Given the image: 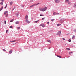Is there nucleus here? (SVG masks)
Here are the masks:
<instances>
[{
  "mask_svg": "<svg viewBox=\"0 0 76 76\" xmlns=\"http://www.w3.org/2000/svg\"><path fill=\"white\" fill-rule=\"evenodd\" d=\"M56 15H59V13H56Z\"/></svg>",
  "mask_w": 76,
  "mask_h": 76,
  "instance_id": "obj_42",
  "label": "nucleus"
},
{
  "mask_svg": "<svg viewBox=\"0 0 76 76\" xmlns=\"http://www.w3.org/2000/svg\"><path fill=\"white\" fill-rule=\"evenodd\" d=\"M9 16V15L8 14H7L6 15H5L6 17H7V16Z\"/></svg>",
  "mask_w": 76,
  "mask_h": 76,
  "instance_id": "obj_24",
  "label": "nucleus"
},
{
  "mask_svg": "<svg viewBox=\"0 0 76 76\" xmlns=\"http://www.w3.org/2000/svg\"><path fill=\"white\" fill-rule=\"evenodd\" d=\"M20 27H18L17 28V29H20Z\"/></svg>",
  "mask_w": 76,
  "mask_h": 76,
  "instance_id": "obj_27",
  "label": "nucleus"
},
{
  "mask_svg": "<svg viewBox=\"0 0 76 76\" xmlns=\"http://www.w3.org/2000/svg\"><path fill=\"white\" fill-rule=\"evenodd\" d=\"M12 4H13V2H10V5H11V6H12Z\"/></svg>",
  "mask_w": 76,
  "mask_h": 76,
  "instance_id": "obj_19",
  "label": "nucleus"
},
{
  "mask_svg": "<svg viewBox=\"0 0 76 76\" xmlns=\"http://www.w3.org/2000/svg\"><path fill=\"white\" fill-rule=\"evenodd\" d=\"M0 4H1V5H3V2H1Z\"/></svg>",
  "mask_w": 76,
  "mask_h": 76,
  "instance_id": "obj_28",
  "label": "nucleus"
},
{
  "mask_svg": "<svg viewBox=\"0 0 76 76\" xmlns=\"http://www.w3.org/2000/svg\"><path fill=\"white\" fill-rule=\"evenodd\" d=\"M26 22V23H30V21H29V20H25Z\"/></svg>",
  "mask_w": 76,
  "mask_h": 76,
  "instance_id": "obj_7",
  "label": "nucleus"
},
{
  "mask_svg": "<svg viewBox=\"0 0 76 76\" xmlns=\"http://www.w3.org/2000/svg\"><path fill=\"white\" fill-rule=\"evenodd\" d=\"M12 50H10L9 51V53H12Z\"/></svg>",
  "mask_w": 76,
  "mask_h": 76,
  "instance_id": "obj_11",
  "label": "nucleus"
},
{
  "mask_svg": "<svg viewBox=\"0 0 76 76\" xmlns=\"http://www.w3.org/2000/svg\"><path fill=\"white\" fill-rule=\"evenodd\" d=\"M4 23L5 24H6V20H4Z\"/></svg>",
  "mask_w": 76,
  "mask_h": 76,
  "instance_id": "obj_30",
  "label": "nucleus"
},
{
  "mask_svg": "<svg viewBox=\"0 0 76 76\" xmlns=\"http://www.w3.org/2000/svg\"><path fill=\"white\" fill-rule=\"evenodd\" d=\"M10 28H12L13 27L12 26H10Z\"/></svg>",
  "mask_w": 76,
  "mask_h": 76,
  "instance_id": "obj_34",
  "label": "nucleus"
},
{
  "mask_svg": "<svg viewBox=\"0 0 76 76\" xmlns=\"http://www.w3.org/2000/svg\"><path fill=\"white\" fill-rule=\"evenodd\" d=\"M28 15H26V16L25 17V19H26V20H28Z\"/></svg>",
  "mask_w": 76,
  "mask_h": 76,
  "instance_id": "obj_4",
  "label": "nucleus"
},
{
  "mask_svg": "<svg viewBox=\"0 0 76 76\" xmlns=\"http://www.w3.org/2000/svg\"><path fill=\"white\" fill-rule=\"evenodd\" d=\"M7 4H6L5 7V9H6L7 7Z\"/></svg>",
  "mask_w": 76,
  "mask_h": 76,
  "instance_id": "obj_26",
  "label": "nucleus"
},
{
  "mask_svg": "<svg viewBox=\"0 0 76 76\" xmlns=\"http://www.w3.org/2000/svg\"><path fill=\"white\" fill-rule=\"evenodd\" d=\"M39 20H38L37 21H34V23H37V22H39Z\"/></svg>",
  "mask_w": 76,
  "mask_h": 76,
  "instance_id": "obj_17",
  "label": "nucleus"
},
{
  "mask_svg": "<svg viewBox=\"0 0 76 76\" xmlns=\"http://www.w3.org/2000/svg\"><path fill=\"white\" fill-rule=\"evenodd\" d=\"M3 9V7H2L0 9V11L2 10V9Z\"/></svg>",
  "mask_w": 76,
  "mask_h": 76,
  "instance_id": "obj_14",
  "label": "nucleus"
},
{
  "mask_svg": "<svg viewBox=\"0 0 76 76\" xmlns=\"http://www.w3.org/2000/svg\"><path fill=\"white\" fill-rule=\"evenodd\" d=\"M68 41H69V42H71V40H70V39H69L68 40Z\"/></svg>",
  "mask_w": 76,
  "mask_h": 76,
  "instance_id": "obj_31",
  "label": "nucleus"
},
{
  "mask_svg": "<svg viewBox=\"0 0 76 76\" xmlns=\"http://www.w3.org/2000/svg\"><path fill=\"white\" fill-rule=\"evenodd\" d=\"M1 1H2V2H3L4 1V0H1Z\"/></svg>",
  "mask_w": 76,
  "mask_h": 76,
  "instance_id": "obj_39",
  "label": "nucleus"
},
{
  "mask_svg": "<svg viewBox=\"0 0 76 76\" xmlns=\"http://www.w3.org/2000/svg\"><path fill=\"white\" fill-rule=\"evenodd\" d=\"M8 12L7 11H5L4 12V15H6V14L7 13H8Z\"/></svg>",
  "mask_w": 76,
  "mask_h": 76,
  "instance_id": "obj_9",
  "label": "nucleus"
},
{
  "mask_svg": "<svg viewBox=\"0 0 76 76\" xmlns=\"http://www.w3.org/2000/svg\"><path fill=\"white\" fill-rule=\"evenodd\" d=\"M42 26V27H43V28H44L45 27V25L44 24H42L40 25V26Z\"/></svg>",
  "mask_w": 76,
  "mask_h": 76,
  "instance_id": "obj_5",
  "label": "nucleus"
},
{
  "mask_svg": "<svg viewBox=\"0 0 76 76\" xmlns=\"http://www.w3.org/2000/svg\"><path fill=\"white\" fill-rule=\"evenodd\" d=\"M47 24H49V22H47Z\"/></svg>",
  "mask_w": 76,
  "mask_h": 76,
  "instance_id": "obj_43",
  "label": "nucleus"
},
{
  "mask_svg": "<svg viewBox=\"0 0 76 76\" xmlns=\"http://www.w3.org/2000/svg\"><path fill=\"white\" fill-rule=\"evenodd\" d=\"M61 25V24H58L57 25V26H60Z\"/></svg>",
  "mask_w": 76,
  "mask_h": 76,
  "instance_id": "obj_20",
  "label": "nucleus"
},
{
  "mask_svg": "<svg viewBox=\"0 0 76 76\" xmlns=\"http://www.w3.org/2000/svg\"><path fill=\"white\" fill-rule=\"evenodd\" d=\"M24 5H22L21 6L22 7H24Z\"/></svg>",
  "mask_w": 76,
  "mask_h": 76,
  "instance_id": "obj_29",
  "label": "nucleus"
},
{
  "mask_svg": "<svg viewBox=\"0 0 76 76\" xmlns=\"http://www.w3.org/2000/svg\"><path fill=\"white\" fill-rule=\"evenodd\" d=\"M8 31V30H7V31H6V34H7V33Z\"/></svg>",
  "mask_w": 76,
  "mask_h": 76,
  "instance_id": "obj_33",
  "label": "nucleus"
},
{
  "mask_svg": "<svg viewBox=\"0 0 76 76\" xmlns=\"http://www.w3.org/2000/svg\"><path fill=\"white\" fill-rule=\"evenodd\" d=\"M61 31H59L58 32V34L59 35H61Z\"/></svg>",
  "mask_w": 76,
  "mask_h": 76,
  "instance_id": "obj_8",
  "label": "nucleus"
},
{
  "mask_svg": "<svg viewBox=\"0 0 76 76\" xmlns=\"http://www.w3.org/2000/svg\"><path fill=\"white\" fill-rule=\"evenodd\" d=\"M18 43V42H17V43Z\"/></svg>",
  "mask_w": 76,
  "mask_h": 76,
  "instance_id": "obj_45",
  "label": "nucleus"
},
{
  "mask_svg": "<svg viewBox=\"0 0 76 76\" xmlns=\"http://www.w3.org/2000/svg\"><path fill=\"white\" fill-rule=\"evenodd\" d=\"M74 7L76 8V3H75L74 5Z\"/></svg>",
  "mask_w": 76,
  "mask_h": 76,
  "instance_id": "obj_10",
  "label": "nucleus"
},
{
  "mask_svg": "<svg viewBox=\"0 0 76 76\" xmlns=\"http://www.w3.org/2000/svg\"><path fill=\"white\" fill-rule=\"evenodd\" d=\"M74 38H75V36H73L72 38V39H74Z\"/></svg>",
  "mask_w": 76,
  "mask_h": 76,
  "instance_id": "obj_35",
  "label": "nucleus"
},
{
  "mask_svg": "<svg viewBox=\"0 0 76 76\" xmlns=\"http://www.w3.org/2000/svg\"><path fill=\"white\" fill-rule=\"evenodd\" d=\"M45 19V18H43L42 19V20H44Z\"/></svg>",
  "mask_w": 76,
  "mask_h": 76,
  "instance_id": "obj_36",
  "label": "nucleus"
},
{
  "mask_svg": "<svg viewBox=\"0 0 76 76\" xmlns=\"http://www.w3.org/2000/svg\"><path fill=\"white\" fill-rule=\"evenodd\" d=\"M72 53H73L72 52H69V54L70 55V54H72Z\"/></svg>",
  "mask_w": 76,
  "mask_h": 76,
  "instance_id": "obj_25",
  "label": "nucleus"
},
{
  "mask_svg": "<svg viewBox=\"0 0 76 76\" xmlns=\"http://www.w3.org/2000/svg\"><path fill=\"white\" fill-rule=\"evenodd\" d=\"M47 7H45L44 8H42V7H39V10L41 11L42 12H44L46 10V9H47Z\"/></svg>",
  "mask_w": 76,
  "mask_h": 76,
  "instance_id": "obj_1",
  "label": "nucleus"
},
{
  "mask_svg": "<svg viewBox=\"0 0 76 76\" xmlns=\"http://www.w3.org/2000/svg\"><path fill=\"white\" fill-rule=\"evenodd\" d=\"M34 6V5H31V6L30 7V8H31V7H33V6Z\"/></svg>",
  "mask_w": 76,
  "mask_h": 76,
  "instance_id": "obj_16",
  "label": "nucleus"
},
{
  "mask_svg": "<svg viewBox=\"0 0 76 76\" xmlns=\"http://www.w3.org/2000/svg\"><path fill=\"white\" fill-rule=\"evenodd\" d=\"M15 9V7L13 8V10H12V11H13V10H14V9Z\"/></svg>",
  "mask_w": 76,
  "mask_h": 76,
  "instance_id": "obj_32",
  "label": "nucleus"
},
{
  "mask_svg": "<svg viewBox=\"0 0 76 76\" xmlns=\"http://www.w3.org/2000/svg\"><path fill=\"white\" fill-rule=\"evenodd\" d=\"M13 20H14V19H12L10 21V22H13Z\"/></svg>",
  "mask_w": 76,
  "mask_h": 76,
  "instance_id": "obj_18",
  "label": "nucleus"
},
{
  "mask_svg": "<svg viewBox=\"0 0 76 76\" xmlns=\"http://www.w3.org/2000/svg\"><path fill=\"white\" fill-rule=\"evenodd\" d=\"M48 42H49L50 43H51V41L50 40H47Z\"/></svg>",
  "mask_w": 76,
  "mask_h": 76,
  "instance_id": "obj_22",
  "label": "nucleus"
},
{
  "mask_svg": "<svg viewBox=\"0 0 76 76\" xmlns=\"http://www.w3.org/2000/svg\"><path fill=\"white\" fill-rule=\"evenodd\" d=\"M16 41V40L11 41L10 42H15V41Z\"/></svg>",
  "mask_w": 76,
  "mask_h": 76,
  "instance_id": "obj_13",
  "label": "nucleus"
},
{
  "mask_svg": "<svg viewBox=\"0 0 76 76\" xmlns=\"http://www.w3.org/2000/svg\"><path fill=\"white\" fill-rule=\"evenodd\" d=\"M39 4V3H38L36 5H38V4Z\"/></svg>",
  "mask_w": 76,
  "mask_h": 76,
  "instance_id": "obj_38",
  "label": "nucleus"
},
{
  "mask_svg": "<svg viewBox=\"0 0 76 76\" xmlns=\"http://www.w3.org/2000/svg\"><path fill=\"white\" fill-rule=\"evenodd\" d=\"M54 1L55 3H58L60 2V0H54Z\"/></svg>",
  "mask_w": 76,
  "mask_h": 76,
  "instance_id": "obj_2",
  "label": "nucleus"
},
{
  "mask_svg": "<svg viewBox=\"0 0 76 76\" xmlns=\"http://www.w3.org/2000/svg\"><path fill=\"white\" fill-rule=\"evenodd\" d=\"M3 51H6V50L5 49H3Z\"/></svg>",
  "mask_w": 76,
  "mask_h": 76,
  "instance_id": "obj_37",
  "label": "nucleus"
},
{
  "mask_svg": "<svg viewBox=\"0 0 76 76\" xmlns=\"http://www.w3.org/2000/svg\"><path fill=\"white\" fill-rule=\"evenodd\" d=\"M19 21H16V22H15V23L17 25H18V24H19Z\"/></svg>",
  "mask_w": 76,
  "mask_h": 76,
  "instance_id": "obj_12",
  "label": "nucleus"
},
{
  "mask_svg": "<svg viewBox=\"0 0 76 76\" xmlns=\"http://www.w3.org/2000/svg\"><path fill=\"white\" fill-rule=\"evenodd\" d=\"M57 57H59V58H61V56L57 55Z\"/></svg>",
  "mask_w": 76,
  "mask_h": 76,
  "instance_id": "obj_15",
  "label": "nucleus"
},
{
  "mask_svg": "<svg viewBox=\"0 0 76 76\" xmlns=\"http://www.w3.org/2000/svg\"><path fill=\"white\" fill-rule=\"evenodd\" d=\"M65 2H66V3H68V4L69 5H70V3L69 2V0H66L65 1Z\"/></svg>",
  "mask_w": 76,
  "mask_h": 76,
  "instance_id": "obj_3",
  "label": "nucleus"
},
{
  "mask_svg": "<svg viewBox=\"0 0 76 76\" xmlns=\"http://www.w3.org/2000/svg\"><path fill=\"white\" fill-rule=\"evenodd\" d=\"M40 16H42V14H41V15H40Z\"/></svg>",
  "mask_w": 76,
  "mask_h": 76,
  "instance_id": "obj_41",
  "label": "nucleus"
},
{
  "mask_svg": "<svg viewBox=\"0 0 76 76\" xmlns=\"http://www.w3.org/2000/svg\"><path fill=\"white\" fill-rule=\"evenodd\" d=\"M54 19L51 20V21H54Z\"/></svg>",
  "mask_w": 76,
  "mask_h": 76,
  "instance_id": "obj_40",
  "label": "nucleus"
},
{
  "mask_svg": "<svg viewBox=\"0 0 76 76\" xmlns=\"http://www.w3.org/2000/svg\"><path fill=\"white\" fill-rule=\"evenodd\" d=\"M53 15H57V13L56 12H54L53 13Z\"/></svg>",
  "mask_w": 76,
  "mask_h": 76,
  "instance_id": "obj_23",
  "label": "nucleus"
},
{
  "mask_svg": "<svg viewBox=\"0 0 76 76\" xmlns=\"http://www.w3.org/2000/svg\"><path fill=\"white\" fill-rule=\"evenodd\" d=\"M63 40H65V39H64V38H63L62 39Z\"/></svg>",
  "mask_w": 76,
  "mask_h": 76,
  "instance_id": "obj_44",
  "label": "nucleus"
},
{
  "mask_svg": "<svg viewBox=\"0 0 76 76\" xmlns=\"http://www.w3.org/2000/svg\"><path fill=\"white\" fill-rule=\"evenodd\" d=\"M19 14L18 12H16L15 13V15H16L17 17H18V16H19Z\"/></svg>",
  "mask_w": 76,
  "mask_h": 76,
  "instance_id": "obj_6",
  "label": "nucleus"
},
{
  "mask_svg": "<svg viewBox=\"0 0 76 76\" xmlns=\"http://www.w3.org/2000/svg\"><path fill=\"white\" fill-rule=\"evenodd\" d=\"M66 49L67 50H70V48H66Z\"/></svg>",
  "mask_w": 76,
  "mask_h": 76,
  "instance_id": "obj_21",
  "label": "nucleus"
}]
</instances>
